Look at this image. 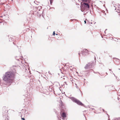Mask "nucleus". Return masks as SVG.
<instances>
[{
    "mask_svg": "<svg viewBox=\"0 0 120 120\" xmlns=\"http://www.w3.org/2000/svg\"><path fill=\"white\" fill-rule=\"evenodd\" d=\"M16 70L15 68H14V70L12 72H8L5 73L3 79L6 82H11L12 80L11 78L12 76L13 75L14 73L16 72Z\"/></svg>",
    "mask_w": 120,
    "mask_h": 120,
    "instance_id": "obj_1",
    "label": "nucleus"
},
{
    "mask_svg": "<svg viewBox=\"0 0 120 120\" xmlns=\"http://www.w3.org/2000/svg\"><path fill=\"white\" fill-rule=\"evenodd\" d=\"M89 3L84 2L82 3V6L81 7V11L83 12L86 9L88 10L90 8V5L89 4Z\"/></svg>",
    "mask_w": 120,
    "mask_h": 120,
    "instance_id": "obj_2",
    "label": "nucleus"
},
{
    "mask_svg": "<svg viewBox=\"0 0 120 120\" xmlns=\"http://www.w3.org/2000/svg\"><path fill=\"white\" fill-rule=\"evenodd\" d=\"M70 98L73 102L76 103L78 104L79 105H81V106H84V105L81 102L75 98L72 97Z\"/></svg>",
    "mask_w": 120,
    "mask_h": 120,
    "instance_id": "obj_3",
    "label": "nucleus"
},
{
    "mask_svg": "<svg viewBox=\"0 0 120 120\" xmlns=\"http://www.w3.org/2000/svg\"><path fill=\"white\" fill-rule=\"evenodd\" d=\"M94 62L89 63L85 66V68L86 69L91 68L94 66Z\"/></svg>",
    "mask_w": 120,
    "mask_h": 120,
    "instance_id": "obj_4",
    "label": "nucleus"
},
{
    "mask_svg": "<svg viewBox=\"0 0 120 120\" xmlns=\"http://www.w3.org/2000/svg\"><path fill=\"white\" fill-rule=\"evenodd\" d=\"M88 51L87 49H84L83 50L81 51V53L83 55H86L88 53Z\"/></svg>",
    "mask_w": 120,
    "mask_h": 120,
    "instance_id": "obj_5",
    "label": "nucleus"
},
{
    "mask_svg": "<svg viewBox=\"0 0 120 120\" xmlns=\"http://www.w3.org/2000/svg\"><path fill=\"white\" fill-rule=\"evenodd\" d=\"M61 116L64 118L66 117V113L64 112L62 113L61 114Z\"/></svg>",
    "mask_w": 120,
    "mask_h": 120,
    "instance_id": "obj_6",
    "label": "nucleus"
},
{
    "mask_svg": "<svg viewBox=\"0 0 120 120\" xmlns=\"http://www.w3.org/2000/svg\"><path fill=\"white\" fill-rule=\"evenodd\" d=\"M82 3H90V1L89 0H82Z\"/></svg>",
    "mask_w": 120,
    "mask_h": 120,
    "instance_id": "obj_7",
    "label": "nucleus"
},
{
    "mask_svg": "<svg viewBox=\"0 0 120 120\" xmlns=\"http://www.w3.org/2000/svg\"><path fill=\"white\" fill-rule=\"evenodd\" d=\"M37 14L39 17H40L41 16V14H40V13L39 12H38L37 13Z\"/></svg>",
    "mask_w": 120,
    "mask_h": 120,
    "instance_id": "obj_8",
    "label": "nucleus"
},
{
    "mask_svg": "<svg viewBox=\"0 0 120 120\" xmlns=\"http://www.w3.org/2000/svg\"><path fill=\"white\" fill-rule=\"evenodd\" d=\"M41 6H39L38 8V10H39L40 11V10L41 9Z\"/></svg>",
    "mask_w": 120,
    "mask_h": 120,
    "instance_id": "obj_9",
    "label": "nucleus"
},
{
    "mask_svg": "<svg viewBox=\"0 0 120 120\" xmlns=\"http://www.w3.org/2000/svg\"><path fill=\"white\" fill-rule=\"evenodd\" d=\"M114 120H120V118H116Z\"/></svg>",
    "mask_w": 120,
    "mask_h": 120,
    "instance_id": "obj_10",
    "label": "nucleus"
},
{
    "mask_svg": "<svg viewBox=\"0 0 120 120\" xmlns=\"http://www.w3.org/2000/svg\"><path fill=\"white\" fill-rule=\"evenodd\" d=\"M53 0H50V3L51 4H52V1Z\"/></svg>",
    "mask_w": 120,
    "mask_h": 120,
    "instance_id": "obj_11",
    "label": "nucleus"
},
{
    "mask_svg": "<svg viewBox=\"0 0 120 120\" xmlns=\"http://www.w3.org/2000/svg\"><path fill=\"white\" fill-rule=\"evenodd\" d=\"M55 32L54 31L53 32V33L52 34V35H55Z\"/></svg>",
    "mask_w": 120,
    "mask_h": 120,
    "instance_id": "obj_12",
    "label": "nucleus"
},
{
    "mask_svg": "<svg viewBox=\"0 0 120 120\" xmlns=\"http://www.w3.org/2000/svg\"><path fill=\"white\" fill-rule=\"evenodd\" d=\"M111 87H112V86H108V88L109 89V88H110Z\"/></svg>",
    "mask_w": 120,
    "mask_h": 120,
    "instance_id": "obj_13",
    "label": "nucleus"
},
{
    "mask_svg": "<svg viewBox=\"0 0 120 120\" xmlns=\"http://www.w3.org/2000/svg\"><path fill=\"white\" fill-rule=\"evenodd\" d=\"M22 119L23 120H25V119L24 118H22Z\"/></svg>",
    "mask_w": 120,
    "mask_h": 120,
    "instance_id": "obj_14",
    "label": "nucleus"
},
{
    "mask_svg": "<svg viewBox=\"0 0 120 120\" xmlns=\"http://www.w3.org/2000/svg\"><path fill=\"white\" fill-rule=\"evenodd\" d=\"M81 53V52H79V53L78 54H79V56H80V53Z\"/></svg>",
    "mask_w": 120,
    "mask_h": 120,
    "instance_id": "obj_15",
    "label": "nucleus"
},
{
    "mask_svg": "<svg viewBox=\"0 0 120 120\" xmlns=\"http://www.w3.org/2000/svg\"><path fill=\"white\" fill-rule=\"evenodd\" d=\"M84 22H85V23H86V20H85L84 21Z\"/></svg>",
    "mask_w": 120,
    "mask_h": 120,
    "instance_id": "obj_16",
    "label": "nucleus"
},
{
    "mask_svg": "<svg viewBox=\"0 0 120 120\" xmlns=\"http://www.w3.org/2000/svg\"><path fill=\"white\" fill-rule=\"evenodd\" d=\"M50 74V75H51V73H50V72L49 71V72H48Z\"/></svg>",
    "mask_w": 120,
    "mask_h": 120,
    "instance_id": "obj_17",
    "label": "nucleus"
},
{
    "mask_svg": "<svg viewBox=\"0 0 120 120\" xmlns=\"http://www.w3.org/2000/svg\"><path fill=\"white\" fill-rule=\"evenodd\" d=\"M5 120H8V119L7 118V119H5Z\"/></svg>",
    "mask_w": 120,
    "mask_h": 120,
    "instance_id": "obj_18",
    "label": "nucleus"
},
{
    "mask_svg": "<svg viewBox=\"0 0 120 120\" xmlns=\"http://www.w3.org/2000/svg\"><path fill=\"white\" fill-rule=\"evenodd\" d=\"M94 57L95 58H94V60H95V61H95V62H96V60H95L96 58H95V56Z\"/></svg>",
    "mask_w": 120,
    "mask_h": 120,
    "instance_id": "obj_19",
    "label": "nucleus"
},
{
    "mask_svg": "<svg viewBox=\"0 0 120 120\" xmlns=\"http://www.w3.org/2000/svg\"><path fill=\"white\" fill-rule=\"evenodd\" d=\"M76 87L77 88H78V87L77 86H76Z\"/></svg>",
    "mask_w": 120,
    "mask_h": 120,
    "instance_id": "obj_20",
    "label": "nucleus"
},
{
    "mask_svg": "<svg viewBox=\"0 0 120 120\" xmlns=\"http://www.w3.org/2000/svg\"><path fill=\"white\" fill-rule=\"evenodd\" d=\"M66 84V85H67V83H65V84Z\"/></svg>",
    "mask_w": 120,
    "mask_h": 120,
    "instance_id": "obj_21",
    "label": "nucleus"
},
{
    "mask_svg": "<svg viewBox=\"0 0 120 120\" xmlns=\"http://www.w3.org/2000/svg\"><path fill=\"white\" fill-rule=\"evenodd\" d=\"M56 34V35H58V34Z\"/></svg>",
    "mask_w": 120,
    "mask_h": 120,
    "instance_id": "obj_22",
    "label": "nucleus"
},
{
    "mask_svg": "<svg viewBox=\"0 0 120 120\" xmlns=\"http://www.w3.org/2000/svg\"><path fill=\"white\" fill-rule=\"evenodd\" d=\"M86 14V13H84V15H85Z\"/></svg>",
    "mask_w": 120,
    "mask_h": 120,
    "instance_id": "obj_23",
    "label": "nucleus"
},
{
    "mask_svg": "<svg viewBox=\"0 0 120 120\" xmlns=\"http://www.w3.org/2000/svg\"><path fill=\"white\" fill-rule=\"evenodd\" d=\"M104 32H105V34L106 33H105V31Z\"/></svg>",
    "mask_w": 120,
    "mask_h": 120,
    "instance_id": "obj_24",
    "label": "nucleus"
},
{
    "mask_svg": "<svg viewBox=\"0 0 120 120\" xmlns=\"http://www.w3.org/2000/svg\"><path fill=\"white\" fill-rule=\"evenodd\" d=\"M117 59L118 60H119V59Z\"/></svg>",
    "mask_w": 120,
    "mask_h": 120,
    "instance_id": "obj_25",
    "label": "nucleus"
},
{
    "mask_svg": "<svg viewBox=\"0 0 120 120\" xmlns=\"http://www.w3.org/2000/svg\"><path fill=\"white\" fill-rule=\"evenodd\" d=\"M114 7H115V6L114 5Z\"/></svg>",
    "mask_w": 120,
    "mask_h": 120,
    "instance_id": "obj_26",
    "label": "nucleus"
},
{
    "mask_svg": "<svg viewBox=\"0 0 120 120\" xmlns=\"http://www.w3.org/2000/svg\"><path fill=\"white\" fill-rule=\"evenodd\" d=\"M107 30V29H106L105 30Z\"/></svg>",
    "mask_w": 120,
    "mask_h": 120,
    "instance_id": "obj_27",
    "label": "nucleus"
},
{
    "mask_svg": "<svg viewBox=\"0 0 120 120\" xmlns=\"http://www.w3.org/2000/svg\"><path fill=\"white\" fill-rule=\"evenodd\" d=\"M106 74H107V73L106 72Z\"/></svg>",
    "mask_w": 120,
    "mask_h": 120,
    "instance_id": "obj_28",
    "label": "nucleus"
},
{
    "mask_svg": "<svg viewBox=\"0 0 120 120\" xmlns=\"http://www.w3.org/2000/svg\"><path fill=\"white\" fill-rule=\"evenodd\" d=\"M90 12H91L90 10Z\"/></svg>",
    "mask_w": 120,
    "mask_h": 120,
    "instance_id": "obj_29",
    "label": "nucleus"
},
{
    "mask_svg": "<svg viewBox=\"0 0 120 120\" xmlns=\"http://www.w3.org/2000/svg\"><path fill=\"white\" fill-rule=\"evenodd\" d=\"M103 111H104V109H103Z\"/></svg>",
    "mask_w": 120,
    "mask_h": 120,
    "instance_id": "obj_30",
    "label": "nucleus"
},
{
    "mask_svg": "<svg viewBox=\"0 0 120 120\" xmlns=\"http://www.w3.org/2000/svg\"><path fill=\"white\" fill-rule=\"evenodd\" d=\"M88 12H86V13H87Z\"/></svg>",
    "mask_w": 120,
    "mask_h": 120,
    "instance_id": "obj_31",
    "label": "nucleus"
},
{
    "mask_svg": "<svg viewBox=\"0 0 120 120\" xmlns=\"http://www.w3.org/2000/svg\"><path fill=\"white\" fill-rule=\"evenodd\" d=\"M42 16H43V15H42Z\"/></svg>",
    "mask_w": 120,
    "mask_h": 120,
    "instance_id": "obj_32",
    "label": "nucleus"
},
{
    "mask_svg": "<svg viewBox=\"0 0 120 120\" xmlns=\"http://www.w3.org/2000/svg\"><path fill=\"white\" fill-rule=\"evenodd\" d=\"M114 58L116 59V58Z\"/></svg>",
    "mask_w": 120,
    "mask_h": 120,
    "instance_id": "obj_33",
    "label": "nucleus"
}]
</instances>
